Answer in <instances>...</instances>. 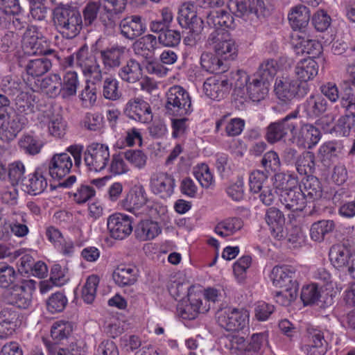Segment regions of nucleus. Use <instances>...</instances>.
I'll use <instances>...</instances> for the list:
<instances>
[{"instance_id": "f257e3e1", "label": "nucleus", "mask_w": 355, "mask_h": 355, "mask_svg": "<svg viewBox=\"0 0 355 355\" xmlns=\"http://www.w3.org/2000/svg\"><path fill=\"white\" fill-rule=\"evenodd\" d=\"M84 147L80 144L68 146L65 152L55 153L48 160L47 169L49 175L55 180H62L68 175L73 167L71 155L74 160V166L80 168L82 164V153Z\"/></svg>"}, {"instance_id": "f03ea898", "label": "nucleus", "mask_w": 355, "mask_h": 355, "mask_svg": "<svg viewBox=\"0 0 355 355\" xmlns=\"http://www.w3.org/2000/svg\"><path fill=\"white\" fill-rule=\"evenodd\" d=\"M55 30L66 39H73L80 33L83 21L80 12L71 6H59L53 12Z\"/></svg>"}, {"instance_id": "7ed1b4c3", "label": "nucleus", "mask_w": 355, "mask_h": 355, "mask_svg": "<svg viewBox=\"0 0 355 355\" xmlns=\"http://www.w3.org/2000/svg\"><path fill=\"white\" fill-rule=\"evenodd\" d=\"M62 64L65 68H80L84 76L92 79L94 84L101 82L103 78L102 70L95 55L89 53L85 46L64 58Z\"/></svg>"}, {"instance_id": "20e7f679", "label": "nucleus", "mask_w": 355, "mask_h": 355, "mask_svg": "<svg viewBox=\"0 0 355 355\" xmlns=\"http://www.w3.org/2000/svg\"><path fill=\"white\" fill-rule=\"evenodd\" d=\"M166 112L173 116H184L192 111L189 94L179 85L171 87L166 93L165 104Z\"/></svg>"}, {"instance_id": "39448f33", "label": "nucleus", "mask_w": 355, "mask_h": 355, "mask_svg": "<svg viewBox=\"0 0 355 355\" xmlns=\"http://www.w3.org/2000/svg\"><path fill=\"white\" fill-rule=\"evenodd\" d=\"M310 91L309 83L288 78L276 79L275 92L277 98L283 103L288 104L294 98H302Z\"/></svg>"}, {"instance_id": "423d86ee", "label": "nucleus", "mask_w": 355, "mask_h": 355, "mask_svg": "<svg viewBox=\"0 0 355 355\" xmlns=\"http://www.w3.org/2000/svg\"><path fill=\"white\" fill-rule=\"evenodd\" d=\"M208 43L220 59L233 60L237 56L238 46L227 31L214 30L208 37Z\"/></svg>"}, {"instance_id": "0eeeda50", "label": "nucleus", "mask_w": 355, "mask_h": 355, "mask_svg": "<svg viewBox=\"0 0 355 355\" xmlns=\"http://www.w3.org/2000/svg\"><path fill=\"white\" fill-rule=\"evenodd\" d=\"M35 289V282L22 279L21 284L14 285L6 294L7 302L19 309H28L32 302V292Z\"/></svg>"}, {"instance_id": "6e6552de", "label": "nucleus", "mask_w": 355, "mask_h": 355, "mask_svg": "<svg viewBox=\"0 0 355 355\" xmlns=\"http://www.w3.org/2000/svg\"><path fill=\"white\" fill-rule=\"evenodd\" d=\"M249 314L247 311L227 309L217 313L218 325L229 331H239L248 327Z\"/></svg>"}, {"instance_id": "1a4fd4ad", "label": "nucleus", "mask_w": 355, "mask_h": 355, "mask_svg": "<svg viewBox=\"0 0 355 355\" xmlns=\"http://www.w3.org/2000/svg\"><path fill=\"white\" fill-rule=\"evenodd\" d=\"M110 155L107 146L94 143L84 153V161L88 169L98 172L105 169L110 161Z\"/></svg>"}, {"instance_id": "9d476101", "label": "nucleus", "mask_w": 355, "mask_h": 355, "mask_svg": "<svg viewBox=\"0 0 355 355\" xmlns=\"http://www.w3.org/2000/svg\"><path fill=\"white\" fill-rule=\"evenodd\" d=\"M297 112L295 111L281 120L269 124L266 128V139L270 144H275L286 137L288 132L294 135L297 125L291 121L297 118Z\"/></svg>"}, {"instance_id": "9b49d317", "label": "nucleus", "mask_w": 355, "mask_h": 355, "mask_svg": "<svg viewBox=\"0 0 355 355\" xmlns=\"http://www.w3.org/2000/svg\"><path fill=\"white\" fill-rule=\"evenodd\" d=\"M22 119L15 112L0 110V137L5 141L13 140L22 130Z\"/></svg>"}, {"instance_id": "f8f14e48", "label": "nucleus", "mask_w": 355, "mask_h": 355, "mask_svg": "<svg viewBox=\"0 0 355 355\" xmlns=\"http://www.w3.org/2000/svg\"><path fill=\"white\" fill-rule=\"evenodd\" d=\"M209 305L207 302L203 305L201 295L188 293V300H181L177 305L178 315L184 320H193L199 313L209 311Z\"/></svg>"}, {"instance_id": "ddd939ff", "label": "nucleus", "mask_w": 355, "mask_h": 355, "mask_svg": "<svg viewBox=\"0 0 355 355\" xmlns=\"http://www.w3.org/2000/svg\"><path fill=\"white\" fill-rule=\"evenodd\" d=\"M345 114L338 119V126L344 137H347L355 131V96L347 94L342 96L340 102Z\"/></svg>"}, {"instance_id": "4468645a", "label": "nucleus", "mask_w": 355, "mask_h": 355, "mask_svg": "<svg viewBox=\"0 0 355 355\" xmlns=\"http://www.w3.org/2000/svg\"><path fill=\"white\" fill-rule=\"evenodd\" d=\"M275 286L282 288H299L297 270L292 266L283 265L275 266L270 275Z\"/></svg>"}, {"instance_id": "2eb2a0df", "label": "nucleus", "mask_w": 355, "mask_h": 355, "mask_svg": "<svg viewBox=\"0 0 355 355\" xmlns=\"http://www.w3.org/2000/svg\"><path fill=\"white\" fill-rule=\"evenodd\" d=\"M132 223L130 216L121 213H115L108 217L107 226L112 238L122 240L132 233Z\"/></svg>"}, {"instance_id": "dca6fc26", "label": "nucleus", "mask_w": 355, "mask_h": 355, "mask_svg": "<svg viewBox=\"0 0 355 355\" xmlns=\"http://www.w3.org/2000/svg\"><path fill=\"white\" fill-rule=\"evenodd\" d=\"M124 113L130 119L141 123H148L153 119L149 103L141 98L130 99L125 105Z\"/></svg>"}, {"instance_id": "f3484780", "label": "nucleus", "mask_w": 355, "mask_h": 355, "mask_svg": "<svg viewBox=\"0 0 355 355\" xmlns=\"http://www.w3.org/2000/svg\"><path fill=\"white\" fill-rule=\"evenodd\" d=\"M150 186L153 193L166 199L173 193L175 180L173 175L167 173H156L150 177Z\"/></svg>"}, {"instance_id": "a211bd4d", "label": "nucleus", "mask_w": 355, "mask_h": 355, "mask_svg": "<svg viewBox=\"0 0 355 355\" xmlns=\"http://www.w3.org/2000/svg\"><path fill=\"white\" fill-rule=\"evenodd\" d=\"M119 28L123 37L133 40L146 32V25L141 16L130 15L121 20Z\"/></svg>"}, {"instance_id": "6ab92c4d", "label": "nucleus", "mask_w": 355, "mask_h": 355, "mask_svg": "<svg viewBox=\"0 0 355 355\" xmlns=\"http://www.w3.org/2000/svg\"><path fill=\"white\" fill-rule=\"evenodd\" d=\"M233 83L223 77L208 78L203 85L205 94L210 98L220 101L230 92Z\"/></svg>"}, {"instance_id": "aec40b11", "label": "nucleus", "mask_w": 355, "mask_h": 355, "mask_svg": "<svg viewBox=\"0 0 355 355\" xmlns=\"http://www.w3.org/2000/svg\"><path fill=\"white\" fill-rule=\"evenodd\" d=\"M126 48L115 44L99 51L100 59L105 69L108 71L119 68L123 60Z\"/></svg>"}, {"instance_id": "412c9836", "label": "nucleus", "mask_w": 355, "mask_h": 355, "mask_svg": "<svg viewBox=\"0 0 355 355\" xmlns=\"http://www.w3.org/2000/svg\"><path fill=\"white\" fill-rule=\"evenodd\" d=\"M308 343L302 345L301 350L306 355H324L328 349V343L323 333L317 329H308Z\"/></svg>"}, {"instance_id": "4be33fe9", "label": "nucleus", "mask_w": 355, "mask_h": 355, "mask_svg": "<svg viewBox=\"0 0 355 355\" xmlns=\"http://www.w3.org/2000/svg\"><path fill=\"white\" fill-rule=\"evenodd\" d=\"M178 21L184 28L194 27L196 32L203 29V21L197 15L194 2L184 3L179 10Z\"/></svg>"}, {"instance_id": "5701e85b", "label": "nucleus", "mask_w": 355, "mask_h": 355, "mask_svg": "<svg viewBox=\"0 0 355 355\" xmlns=\"http://www.w3.org/2000/svg\"><path fill=\"white\" fill-rule=\"evenodd\" d=\"M300 107L307 119H314L326 112L328 103L321 94H311Z\"/></svg>"}, {"instance_id": "b1692460", "label": "nucleus", "mask_w": 355, "mask_h": 355, "mask_svg": "<svg viewBox=\"0 0 355 355\" xmlns=\"http://www.w3.org/2000/svg\"><path fill=\"white\" fill-rule=\"evenodd\" d=\"M320 130L311 124L303 125L298 133L294 132L293 139L297 145L304 148L311 149L315 146L321 139Z\"/></svg>"}, {"instance_id": "393cba45", "label": "nucleus", "mask_w": 355, "mask_h": 355, "mask_svg": "<svg viewBox=\"0 0 355 355\" xmlns=\"http://www.w3.org/2000/svg\"><path fill=\"white\" fill-rule=\"evenodd\" d=\"M279 196L280 202L288 210L302 211L306 207V200L300 186L289 191L281 192Z\"/></svg>"}, {"instance_id": "a878e982", "label": "nucleus", "mask_w": 355, "mask_h": 355, "mask_svg": "<svg viewBox=\"0 0 355 355\" xmlns=\"http://www.w3.org/2000/svg\"><path fill=\"white\" fill-rule=\"evenodd\" d=\"M44 168H36L35 171L23 180L22 185L28 194L36 196L42 193L47 187V181L44 176Z\"/></svg>"}, {"instance_id": "bb28decb", "label": "nucleus", "mask_w": 355, "mask_h": 355, "mask_svg": "<svg viewBox=\"0 0 355 355\" xmlns=\"http://www.w3.org/2000/svg\"><path fill=\"white\" fill-rule=\"evenodd\" d=\"M138 268L133 265H119L113 272L112 278L120 287L131 286L137 281Z\"/></svg>"}, {"instance_id": "cd10ccee", "label": "nucleus", "mask_w": 355, "mask_h": 355, "mask_svg": "<svg viewBox=\"0 0 355 355\" xmlns=\"http://www.w3.org/2000/svg\"><path fill=\"white\" fill-rule=\"evenodd\" d=\"M319 65L313 58L302 59L295 67V73L300 83H308L318 73Z\"/></svg>"}, {"instance_id": "c85d7f7f", "label": "nucleus", "mask_w": 355, "mask_h": 355, "mask_svg": "<svg viewBox=\"0 0 355 355\" xmlns=\"http://www.w3.org/2000/svg\"><path fill=\"white\" fill-rule=\"evenodd\" d=\"M353 252L344 245H334L329 250V259L333 266L340 270H346Z\"/></svg>"}, {"instance_id": "c756f323", "label": "nucleus", "mask_w": 355, "mask_h": 355, "mask_svg": "<svg viewBox=\"0 0 355 355\" xmlns=\"http://www.w3.org/2000/svg\"><path fill=\"white\" fill-rule=\"evenodd\" d=\"M265 220L270 227L272 234L275 238L280 240L284 237L283 225L285 223V218L279 209L274 207L267 209Z\"/></svg>"}, {"instance_id": "7c9ffc66", "label": "nucleus", "mask_w": 355, "mask_h": 355, "mask_svg": "<svg viewBox=\"0 0 355 355\" xmlns=\"http://www.w3.org/2000/svg\"><path fill=\"white\" fill-rule=\"evenodd\" d=\"M262 3L257 0L258 5L254 7L250 6L247 0H230L228 8L237 17H242L245 15L254 14L257 18H259L263 15Z\"/></svg>"}, {"instance_id": "2f4dec72", "label": "nucleus", "mask_w": 355, "mask_h": 355, "mask_svg": "<svg viewBox=\"0 0 355 355\" xmlns=\"http://www.w3.org/2000/svg\"><path fill=\"white\" fill-rule=\"evenodd\" d=\"M207 22L209 26L215 30L232 28L234 27V17L228 12L224 10H214L207 13Z\"/></svg>"}, {"instance_id": "473e14b6", "label": "nucleus", "mask_w": 355, "mask_h": 355, "mask_svg": "<svg viewBox=\"0 0 355 355\" xmlns=\"http://www.w3.org/2000/svg\"><path fill=\"white\" fill-rule=\"evenodd\" d=\"M269 86L268 81L253 76L247 85V94L252 101L259 102L268 96Z\"/></svg>"}, {"instance_id": "72a5a7b5", "label": "nucleus", "mask_w": 355, "mask_h": 355, "mask_svg": "<svg viewBox=\"0 0 355 355\" xmlns=\"http://www.w3.org/2000/svg\"><path fill=\"white\" fill-rule=\"evenodd\" d=\"M147 202L146 193L142 186L135 187L122 201L125 209L133 212L143 207Z\"/></svg>"}, {"instance_id": "f704fd0d", "label": "nucleus", "mask_w": 355, "mask_h": 355, "mask_svg": "<svg viewBox=\"0 0 355 355\" xmlns=\"http://www.w3.org/2000/svg\"><path fill=\"white\" fill-rule=\"evenodd\" d=\"M344 146L340 141L324 143L318 149V157L324 165H329L332 160L343 153Z\"/></svg>"}, {"instance_id": "c9c22d12", "label": "nucleus", "mask_w": 355, "mask_h": 355, "mask_svg": "<svg viewBox=\"0 0 355 355\" xmlns=\"http://www.w3.org/2000/svg\"><path fill=\"white\" fill-rule=\"evenodd\" d=\"M288 18L291 27L294 30L306 28L310 19V10L304 5H297L292 8L288 13Z\"/></svg>"}, {"instance_id": "e433bc0d", "label": "nucleus", "mask_w": 355, "mask_h": 355, "mask_svg": "<svg viewBox=\"0 0 355 355\" xmlns=\"http://www.w3.org/2000/svg\"><path fill=\"white\" fill-rule=\"evenodd\" d=\"M118 76L122 80L129 83L137 82L142 76V69L140 63L133 58L129 59L119 69Z\"/></svg>"}, {"instance_id": "4c0bfd02", "label": "nucleus", "mask_w": 355, "mask_h": 355, "mask_svg": "<svg viewBox=\"0 0 355 355\" xmlns=\"http://www.w3.org/2000/svg\"><path fill=\"white\" fill-rule=\"evenodd\" d=\"M160 232L158 223L151 220H141L135 230L136 238L143 241L155 239Z\"/></svg>"}, {"instance_id": "58836bf2", "label": "nucleus", "mask_w": 355, "mask_h": 355, "mask_svg": "<svg viewBox=\"0 0 355 355\" xmlns=\"http://www.w3.org/2000/svg\"><path fill=\"white\" fill-rule=\"evenodd\" d=\"M230 114L222 116L220 119L216 121V128L218 131L220 128L225 125V133L228 137H236L239 135L245 126V121L240 118L231 119L226 121Z\"/></svg>"}, {"instance_id": "ea45409f", "label": "nucleus", "mask_w": 355, "mask_h": 355, "mask_svg": "<svg viewBox=\"0 0 355 355\" xmlns=\"http://www.w3.org/2000/svg\"><path fill=\"white\" fill-rule=\"evenodd\" d=\"M157 46V37L152 34H148L140 37L132 45L133 50L136 54L145 57H148L150 54L153 53Z\"/></svg>"}, {"instance_id": "a19ab883", "label": "nucleus", "mask_w": 355, "mask_h": 355, "mask_svg": "<svg viewBox=\"0 0 355 355\" xmlns=\"http://www.w3.org/2000/svg\"><path fill=\"white\" fill-rule=\"evenodd\" d=\"M79 85V80L77 72L75 71H67L61 78V96L67 98L74 96L76 94Z\"/></svg>"}, {"instance_id": "79ce46f5", "label": "nucleus", "mask_w": 355, "mask_h": 355, "mask_svg": "<svg viewBox=\"0 0 355 355\" xmlns=\"http://www.w3.org/2000/svg\"><path fill=\"white\" fill-rule=\"evenodd\" d=\"M336 225L332 220H321L312 224L310 229L311 238L318 242L324 239L327 234L332 232Z\"/></svg>"}, {"instance_id": "37998d69", "label": "nucleus", "mask_w": 355, "mask_h": 355, "mask_svg": "<svg viewBox=\"0 0 355 355\" xmlns=\"http://www.w3.org/2000/svg\"><path fill=\"white\" fill-rule=\"evenodd\" d=\"M19 148L26 155L39 154L44 146L42 140L31 135H23L18 141Z\"/></svg>"}, {"instance_id": "c03bdc74", "label": "nucleus", "mask_w": 355, "mask_h": 355, "mask_svg": "<svg viewBox=\"0 0 355 355\" xmlns=\"http://www.w3.org/2000/svg\"><path fill=\"white\" fill-rule=\"evenodd\" d=\"M40 86L41 89L51 98L61 95V77L57 73H51L44 78Z\"/></svg>"}, {"instance_id": "a18cd8bd", "label": "nucleus", "mask_w": 355, "mask_h": 355, "mask_svg": "<svg viewBox=\"0 0 355 355\" xmlns=\"http://www.w3.org/2000/svg\"><path fill=\"white\" fill-rule=\"evenodd\" d=\"M295 165L300 175H311L315 171L314 153L310 151L303 152L297 157Z\"/></svg>"}, {"instance_id": "49530a36", "label": "nucleus", "mask_w": 355, "mask_h": 355, "mask_svg": "<svg viewBox=\"0 0 355 355\" xmlns=\"http://www.w3.org/2000/svg\"><path fill=\"white\" fill-rule=\"evenodd\" d=\"M243 227V221L239 218H229L217 224L215 227L216 233L226 237L234 234Z\"/></svg>"}, {"instance_id": "de8ad7c7", "label": "nucleus", "mask_w": 355, "mask_h": 355, "mask_svg": "<svg viewBox=\"0 0 355 355\" xmlns=\"http://www.w3.org/2000/svg\"><path fill=\"white\" fill-rule=\"evenodd\" d=\"M200 65L202 68L209 73H220L225 71L221 59L211 53L204 52L200 56Z\"/></svg>"}, {"instance_id": "09e8293b", "label": "nucleus", "mask_w": 355, "mask_h": 355, "mask_svg": "<svg viewBox=\"0 0 355 355\" xmlns=\"http://www.w3.org/2000/svg\"><path fill=\"white\" fill-rule=\"evenodd\" d=\"M303 193L306 198L315 200L320 199L322 195V189L319 180L313 175L306 176L303 180Z\"/></svg>"}, {"instance_id": "8fccbe9b", "label": "nucleus", "mask_w": 355, "mask_h": 355, "mask_svg": "<svg viewBox=\"0 0 355 355\" xmlns=\"http://www.w3.org/2000/svg\"><path fill=\"white\" fill-rule=\"evenodd\" d=\"M51 61L42 57L31 60L26 66V70L28 75L33 77L40 76L46 73L51 67Z\"/></svg>"}, {"instance_id": "3c124183", "label": "nucleus", "mask_w": 355, "mask_h": 355, "mask_svg": "<svg viewBox=\"0 0 355 355\" xmlns=\"http://www.w3.org/2000/svg\"><path fill=\"white\" fill-rule=\"evenodd\" d=\"M102 93L105 98L110 101H117L122 96L119 89V82L113 77H107L103 82Z\"/></svg>"}, {"instance_id": "603ef678", "label": "nucleus", "mask_w": 355, "mask_h": 355, "mask_svg": "<svg viewBox=\"0 0 355 355\" xmlns=\"http://www.w3.org/2000/svg\"><path fill=\"white\" fill-rule=\"evenodd\" d=\"M274 186L277 191H280V193L283 191L287 192L299 187L297 178L293 175L284 173L275 174Z\"/></svg>"}, {"instance_id": "864d4df0", "label": "nucleus", "mask_w": 355, "mask_h": 355, "mask_svg": "<svg viewBox=\"0 0 355 355\" xmlns=\"http://www.w3.org/2000/svg\"><path fill=\"white\" fill-rule=\"evenodd\" d=\"M23 84L17 77L4 76L0 83V89L8 97H12L22 91Z\"/></svg>"}, {"instance_id": "5fc2aeb1", "label": "nucleus", "mask_w": 355, "mask_h": 355, "mask_svg": "<svg viewBox=\"0 0 355 355\" xmlns=\"http://www.w3.org/2000/svg\"><path fill=\"white\" fill-rule=\"evenodd\" d=\"M101 10L107 15L108 18L122 13L126 7L127 0H98Z\"/></svg>"}, {"instance_id": "6e6d98bb", "label": "nucleus", "mask_w": 355, "mask_h": 355, "mask_svg": "<svg viewBox=\"0 0 355 355\" xmlns=\"http://www.w3.org/2000/svg\"><path fill=\"white\" fill-rule=\"evenodd\" d=\"M72 331V325L69 322L58 320L53 322L51 329V338L56 342L67 338Z\"/></svg>"}, {"instance_id": "4d7b16f0", "label": "nucleus", "mask_w": 355, "mask_h": 355, "mask_svg": "<svg viewBox=\"0 0 355 355\" xmlns=\"http://www.w3.org/2000/svg\"><path fill=\"white\" fill-rule=\"evenodd\" d=\"M321 297V289L315 284L302 287L300 297L305 306L317 303Z\"/></svg>"}, {"instance_id": "13d9d810", "label": "nucleus", "mask_w": 355, "mask_h": 355, "mask_svg": "<svg viewBox=\"0 0 355 355\" xmlns=\"http://www.w3.org/2000/svg\"><path fill=\"white\" fill-rule=\"evenodd\" d=\"M8 7L12 8V16L11 19L10 28L15 30H22L27 26L26 18L21 14V7L18 0H11L7 5Z\"/></svg>"}, {"instance_id": "bf43d9fd", "label": "nucleus", "mask_w": 355, "mask_h": 355, "mask_svg": "<svg viewBox=\"0 0 355 355\" xmlns=\"http://www.w3.org/2000/svg\"><path fill=\"white\" fill-rule=\"evenodd\" d=\"M344 191H336L333 196L332 200L337 205H339L338 214L344 218H351L355 216V200L343 202H340V196Z\"/></svg>"}, {"instance_id": "052dcab7", "label": "nucleus", "mask_w": 355, "mask_h": 355, "mask_svg": "<svg viewBox=\"0 0 355 355\" xmlns=\"http://www.w3.org/2000/svg\"><path fill=\"white\" fill-rule=\"evenodd\" d=\"M99 279L96 275H91L87 279L82 289V298L87 304L94 302Z\"/></svg>"}, {"instance_id": "680f3d73", "label": "nucleus", "mask_w": 355, "mask_h": 355, "mask_svg": "<svg viewBox=\"0 0 355 355\" xmlns=\"http://www.w3.org/2000/svg\"><path fill=\"white\" fill-rule=\"evenodd\" d=\"M193 175L204 188H209L214 182L213 175L206 164H201L195 167Z\"/></svg>"}, {"instance_id": "e2e57ef3", "label": "nucleus", "mask_w": 355, "mask_h": 355, "mask_svg": "<svg viewBox=\"0 0 355 355\" xmlns=\"http://www.w3.org/2000/svg\"><path fill=\"white\" fill-rule=\"evenodd\" d=\"M261 164L264 168V171L268 174L279 171L281 161L278 153L274 150L268 151L263 155Z\"/></svg>"}, {"instance_id": "0e129e2a", "label": "nucleus", "mask_w": 355, "mask_h": 355, "mask_svg": "<svg viewBox=\"0 0 355 355\" xmlns=\"http://www.w3.org/2000/svg\"><path fill=\"white\" fill-rule=\"evenodd\" d=\"M66 296L60 292L52 294L46 301L47 310L51 313L62 312L67 304Z\"/></svg>"}, {"instance_id": "69168bd1", "label": "nucleus", "mask_w": 355, "mask_h": 355, "mask_svg": "<svg viewBox=\"0 0 355 355\" xmlns=\"http://www.w3.org/2000/svg\"><path fill=\"white\" fill-rule=\"evenodd\" d=\"M19 276L14 268L6 262L0 263V286L7 288L14 284Z\"/></svg>"}, {"instance_id": "338daca9", "label": "nucleus", "mask_w": 355, "mask_h": 355, "mask_svg": "<svg viewBox=\"0 0 355 355\" xmlns=\"http://www.w3.org/2000/svg\"><path fill=\"white\" fill-rule=\"evenodd\" d=\"M276 72L277 62L271 59L263 61L259 65L258 71L254 76L270 83V81L272 80Z\"/></svg>"}, {"instance_id": "774afa93", "label": "nucleus", "mask_w": 355, "mask_h": 355, "mask_svg": "<svg viewBox=\"0 0 355 355\" xmlns=\"http://www.w3.org/2000/svg\"><path fill=\"white\" fill-rule=\"evenodd\" d=\"M123 157L134 167L141 169L146 165L148 157L140 150H128L123 152Z\"/></svg>"}]
</instances>
